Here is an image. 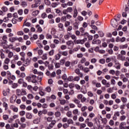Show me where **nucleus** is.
Masks as SVG:
<instances>
[{"label":"nucleus","instance_id":"obj_1","mask_svg":"<svg viewBox=\"0 0 129 129\" xmlns=\"http://www.w3.org/2000/svg\"><path fill=\"white\" fill-rule=\"evenodd\" d=\"M126 122L123 121L121 122L119 125V129H129V125L128 126H126Z\"/></svg>","mask_w":129,"mask_h":129},{"label":"nucleus","instance_id":"obj_2","mask_svg":"<svg viewBox=\"0 0 129 129\" xmlns=\"http://www.w3.org/2000/svg\"><path fill=\"white\" fill-rule=\"evenodd\" d=\"M86 41H87V38H84L82 40H80V39L77 40L75 41L74 43H75V44H81V45H83V44H84V43L86 42Z\"/></svg>","mask_w":129,"mask_h":129},{"label":"nucleus","instance_id":"obj_3","mask_svg":"<svg viewBox=\"0 0 129 129\" xmlns=\"http://www.w3.org/2000/svg\"><path fill=\"white\" fill-rule=\"evenodd\" d=\"M66 44L68 47V49H72L73 48V46H74V43H73V41L71 40H69L66 42Z\"/></svg>","mask_w":129,"mask_h":129},{"label":"nucleus","instance_id":"obj_4","mask_svg":"<svg viewBox=\"0 0 129 129\" xmlns=\"http://www.w3.org/2000/svg\"><path fill=\"white\" fill-rule=\"evenodd\" d=\"M114 66L115 68L117 69V70H119V69H120V66H121V65L120 64V63H119V61H118V60H115Z\"/></svg>","mask_w":129,"mask_h":129},{"label":"nucleus","instance_id":"obj_5","mask_svg":"<svg viewBox=\"0 0 129 129\" xmlns=\"http://www.w3.org/2000/svg\"><path fill=\"white\" fill-rule=\"evenodd\" d=\"M111 24L113 28H116L117 26H118V23L117 22V20L116 19H114L113 20L111 21Z\"/></svg>","mask_w":129,"mask_h":129},{"label":"nucleus","instance_id":"obj_6","mask_svg":"<svg viewBox=\"0 0 129 129\" xmlns=\"http://www.w3.org/2000/svg\"><path fill=\"white\" fill-rule=\"evenodd\" d=\"M41 3V0H36L35 4L31 5V8L32 9L35 8H38L40 6V4Z\"/></svg>","mask_w":129,"mask_h":129},{"label":"nucleus","instance_id":"obj_7","mask_svg":"<svg viewBox=\"0 0 129 129\" xmlns=\"http://www.w3.org/2000/svg\"><path fill=\"white\" fill-rule=\"evenodd\" d=\"M92 44L94 45H99V44H101V41L99 39H93L92 41Z\"/></svg>","mask_w":129,"mask_h":129},{"label":"nucleus","instance_id":"obj_8","mask_svg":"<svg viewBox=\"0 0 129 129\" xmlns=\"http://www.w3.org/2000/svg\"><path fill=\"white\" fill-rule=\"evenodd\" d=\"M16 100L17 96H16V95H13L10 99V102H11V103H15V102H16Z\"/></svg>","mask_w":129,"mask_h":129},{"label":"nucleus","instance_id":"obj_9","mask_svg":"<svg viewBox=\"0 0 129 129\" xmlns=\"http://www.w3.org/2000/svg\"><path fill=\"white\" fill-rule=\"evenodd\" d=\"M75 73L78 74V75H79L80 77H82L83 76V74H82V73H80V70H79V69H76L75 70Z\"/></svg>","mask_w":129,"mask_h":129},{"label":"nucleus","instance_id":"obj_10","mask_svg":"<svg viewBox=\"0 0 129 129\" xmlns=\"http://www.w3.org/2000/svg\"><path fill=\"white\" fill-rule=\"evenodd\" d=\"M73 113L75 115H79L80 114V112L78 109H75L73 110Z\"/></svg>","mask_w":129,"mask_h":129},{"label":"nucleus","instance_id":"obj_11","mask_svg":"<svg viewBox=\"0 0 129 129\" xmlns=\"http://www.w3.org/2000/svg\"><path fill=\"white\" fill-rule=\"evenodd\" d=\"M72 35V33L70 32H68L66 35H64V39L66 40H69V38L71 37V35Z\"/></svg>","mask_w":129,"mask_h":129},{"label":"nucleus","instance_id":"obj_12","mask_svg":"<svg viewBox=\"0 0 129 129\" xmlns=\"http://www.w3.org/2000/svg\"><path fill=\"white\" fill-rule=\"evenodd\" d=\"M11 109H12V110H13V111L14 112H18V111L19 110V109L18 108V107H17L14 105L11 106Z\"/></svg>","mask_w":129,"mask_h":129},{"label":"nucleus","instance_id":"obj_13","mask_svg":"<svg viewBox=\"0 0 129 129\" xmlns=\"http://www.w3.org/2000/svg\"><path fill=\"white\" fill-rule=\"evenodd\" d=\"M60 58H61V52L59 51L58 53L54 56V59L56 60H59Z\"/></svg>","mask_w":129,"mask_h":129},{"label":"nucleus","instance_id":"obj_14","mask_svg":"<svg viewBox=\"0 0 129 129\" xmlns=\"http://www.w3.org/2000/svg\"><path fill=\"white\" fill-rule=\"evenodd\" d=\"M45 120H46V121H48V122H51L52 121V119H53V117H46L45 116L44 117Z\"/></svg>","mask_w":129,"mask_h":129},{"label":"nucleus","instance_id":"obj_15","mask_svg":"<svg viewBox=\"0 0 129 129\" xmlns=\"http://www.w3.org/2000/svg\"><path fill=\"white\" fill-rule=\"evenodd\" d=\"M36 28L37 29V31L39 33H42V32H43V29H42V28L40 27L39 25H36Z\"/></svg>","mask_w":129,"mask_h":129},{"label":"nucleus","instance_id":"obj_16","mask_svg":"<svg viewBox=\"0 0 129 129\" xmlns=\"http://www.w3.org/2000/svg\"><path fill=\"white\" fill-rule=\"evenodd\" d=\"M26 118H28V119H31L32 117H33V116L32 115V114H31L30 113H26Z\"/></svg>","mask_w":129,"mask_h":129},{"label":"nucleus","instance_id":"obj_17","mask_svg":"<svg viewBox=\"0 0 129 129\" xmlns=\"http://www.w3.org/2000/svg\"><path fill=\"white\" fill-rule=\"evenodd\" d=\"M32 83H37V80H36V79L37 78V76H36V75H33L32 76Z\"/></svg>","mask_w":129,"mask_h":129},{"label":"nucleus","instance_id":"obj_18","mask_svg":"<svg viewBox=\"0 0 129 129\" xmlns=\"http://www.w3.org/2000/svg\"><path fill=\"white\" fill-rule=\"evenodd\" d=\"M9 41L12 43H14L15 41H18V37H11L9 38Z\"/></svg>","mask_w":129,"mask_h":129},{"label":"nucleus","instance_id":"obj_19","mask_svg":"<svg viewBox=\"0 0 129 129\" xmlns=\"http://www.w3.org/2000/svg\"><path fill=\"white\" fill-rule=\"evenodd\" d=\"M121 101L123 102V103H126L127 102V98L124 97H121Z\"/></svg>","mask_w":129,"mask_h":129},{"label":"nucleus","instance_id":"obj_20","mask_svg":"<svg viewBox=\"0 0 129 129\" xmlns=\"http://www.w3.org/2000/svg\"><path fill=\"white\" fill-rule=\"evenodd\" d=\"M58 27L60 31H63L64 30V26L63 25V24L59 23L58 24Z\"/></svg>","mask_w":129,"mask_h":129},{"label":"nucleus","instance_id":"obj_21","mask_svg":"<svg viewBox=\"0 0 129 129\" xmlns=\"http://www.w3.org/2000/svg\"><path fill=\"white\" fill-rule=\"evenodd\" d=\"M127 47H128L127 44L120 45L119 46V49H126V48H127Z\"/></svg>","mask_w":129,"mask_h":129},{"label":"nucleus","instance_id":"obj_22","mask_svg":"<svg viewBox=\"0 0 129 129\" xmlns=\"http://www.w3.org/2000/svg\"><path fill=\"white\" fill-rule=\"evenodd\" d=\"M79 24L78 23L76 22L74 24V30H78Z\"/></svg>","mask_w":129,"mask_h":129},{"label":"nucleus","instance_id":"obj_23","mask_svg":"<svg viewBox=\"0 0 129 129\" xmlns=\"http://www.w3.org/2000/svg\"><path fill=\"white\" fill-rule=\"evenodd\" d=\"M1 10L4 13H7V12H8V7L6 6H3L1 8Z\"/></svg>","mask_w":129,"mask_h":129},{"label":"nucleus","instance_id":"obj_24","mask_svg":"<svg viewBox=\"0 0 129 129\" xmlns=\"http://www.w3.org/2000/svg\"><path fill=\"white\" fill-rule=\"evenodd\" d=\"M66 115L68 117H72V112L71 111H68L66 113Z\"/></svg>","mask_w":129,"mask_h":129},{"label":"nucleus","instance_id":"obj_25","mask_svg":"<svg viewBox=\"0 0 129 129\" xmlns=\"http://www.w3.org/2000/svg\"><path fill=\"white\" fill-rule=\"evenodd\" d=\"M60 104H61V105H64V104H65L66 103V100L65 99H59V100Z\"/></svg>","mask_w":129,"mask_h":129},{"label":"nucleus","instance_id":"obj_26","mask_svg":"<svg viewBox=\"0 0 129 129\" xmlns=\"http://www.w3.org/2000/svg\"><path fill=\"white\" fill-rule=\"evenodd\" d=\"M78 15V12H77V9H74L73 17L74 18H76Z\"/></svg>","mask_w":129,"mask_h":129},{"label":"nucleus","instance_id":"obj_27","mask_svg":"<svg viewBox=\"0 0 129 129\" xmlns=\"http://www.w3.org/2000/svg\"><path fill=\"white\" fill-rule=\"evenodd\" d=\"M38 15H39V11H33L32 13V16H34V17H36V16H38Z\"/></svg>","mask_w":129,"mask_h":129},{"label":"nucleus","instance_id":"obj_28","mask_svg":"<svg viewBox=\"0 0 129 129\" xmlns=\"http://www.w3.org/2000/svg\"><path fill=\"white\" fill-rule=\"evenodd\" d=\"M6 74H7L8 79H11V77H12V74L11 73V72L7 71Z\"/></svg>","mask_w":129,"mask_h":129},{"label":"nucleus","instance_id":"obj_29","mask_svg":"<svg viewBox=\"0 0 129 129\" xmlns=\"http://www.w3.org/2000/svg\"><path fill=\"white\" fill-rule=\"evenodd\" d=\"M125 118H126V116H125V115H123L120 117L119 119H120V121H123V120H125Z\"/></svg>","mask_w":129,"mask_h":129},{"label":"nucleus","instance_id":"obj_30","mask_svg":"<svg viewBox=\"0 0 129 129\" xmlns=\"http://www.w3.org/2000/svg\"><path fill=\"white\" fill-rule=\"evenodd\" d=\"M59 52H61V55H62V56H68V52L66 51H59Z\"/></svg>","mask_w":129,"mask_h":129},{"label":"nucleus","instance_id":"obj_31","mask_svg":"<svg viewBox=\"0 0 129 129\" xmlns=\"http://www.w3.org/2000/svg\"><path fill=\"white\" fill-rule=\"evenodd\" d=\"M71 37L72 39V40H74V42H75V41H76L77 39L76 35H75V34H72V35L71 36Z\"/></svg>","mask_w":129,"mask_h":129},{"label":"nucleus","instance_id":"obj_32","mask_svg":"<svg viewBox=\"0 0 129 129\" xmlns=\"http://www.w3.org/2000/svg\"><path fill=\"white\" fill-rule=\"evenodd\" d=\"M83 71H84L85 73H88V72H89L90 70L88 68L86 67V68H84V70H83Z\"/></svg>","mask_w":129,"mask_h":129},{"label":"nucleus","instance_id":"obj_33","mask_svg":"<svg viewBox=\"0 0 129 129\" xmlns=\"http://www.w3.org/2000/svg\"><path fill=\"white\" fill-rule=\"evenodd\" d=\"M25 26H26V27H31V23L26 22L25 23H23V27H24Z\"/></svg>","mask_w":129,"mask_h":129},{"label":"nucleus","instance_id":"obj_34","mask_svg":"<svg viewBox=\"0 0 129 129\" xmlns=\"http://www.w3.org/2000/svg\"><path fill=\"white\" fill-rule=\"evenodd\" d=\"M67 11L68 13H72L73 12V9L72 8V7H68L67 9Z\"/></svg>","mask_w":129,"mask_h":129},{"label":"nucleus","instance_id":"obj_35","mask_svg":"<svg viewBox=\"0 0 129 129\" xmlns=\"http://www.w3.org/2000/svg\"><path fill=\"white\" fill-rule=\"evenodd\" d=\"M122 76H123L122 79L123 82H127L128 81V79L126 77H125L124 75H122Z\"/></svg>","mask_w":129,"mask_h":129},{"label":"nucleus","instance_id":"obj_36","mask_svg":"<svg viewBox=\"0 0 129 129\" xmlns=\"http://www.w3.org/2000/svg\"><path fill=\"white\" fill-rule=\"evenodd\" d=\"M110 84L111 85H115V84H116V82H115V80H114V79H111Z\"/></svg>","mask_w":129,"mask_h":129},{"label":"nucleus","instance_id":"obj_37","mask_svg":"<svg viewBox=\"0 0 129 129\" xmlns=\"http://www.w3.org/2000/svg\"><path fill=\"white\" fill-rule=\"evenodd\" d=\"M87 125L88 126H89L90 127H92L93 126V123L90 121H87Z\"/></svg>","mask_w":129,"mask_h":129},{"label":"nucleus","instance_id":"obj_38","mask_svg":"<svg viewBox=\"0 0 129 129\" xmlns=\"http://www.w3.org/2000/svg\"><path fill=\"white\" fill-rule=\"evenodd\" d=\"M10 61H11L10 60V59L9 58H6L5 59V60H4V63L5 64H7V65H8L9 63H10Z\"/></svg>","mask_w":129,"mask_h":129},{"label":"nucleus","instance_id":"obj_39","mask_svg":"<svg viewBox=\"0 0 129 129\" xmlns=\"http://www.w3.org/2000/svg\"><path fill=\"white\" fill-rule=\"evenodd\" d=\"M27 97L28 99H33V98H34V96L32 94H29L27 95Z\"/></svg>","mask_w":129,"mask_h":129},{"label":"nucleus","instance_id":"obj_40","mask_svg":"<svg viewBox=\"0 0 129 129\" xmlns=\"http://www.w3.org/2000/svg\"><path fill=\"white\" fill-rule=\"evenodd\" d=\"M41 58H42V60H47V59L48 58V57H47V54L46 53H44L42 55Z\"/></svg>","mask_w":129,"mask_h":129},{"label":"nucleus","instance_id":"obj_41","mask_svg":"<svg viewBox=\"0 0 129 129\" xmlns=\"http://www.w3.org/2000/svg\"><path fill=\"white\" fill-rule=\"evenodd\" d=\"M100 64H104L105 63V59L104 58H101L99 60Z\"/></svg>","mask_w":129,"mask_h":129},{"label":"nucleus","instance_id":"obj_42","mask_svg":"<svg viewBox=\"0 0 129 129\" xmlns=\"http://www.w3.org/2000/svg\"><path fill=\"white\" fill-rule=\"evenodd\" d=\"M67 122L69 124H73V120H72V119H69Z\"/></svg>","mask_w":129,"mask_h":129},{"label":"nucleus","instance_id":"obj_43","mask_svg":"<svg viewBox=\"0 0 129 129\" xmlns=\"http://www.w3.org/2000/svg\"><path fill=\"white\" fill-rule=\"evenodd\" d=\"M86 109H87V106H84L81 108V111H82L83 112L85 111V110H86Z\"/></svg>","mask_w":129,"mask_h":129},{"label":"nucleus","instance_id":"obj_44","mask_svg":"<svg viewBox=\"0 0 129 129\" xmlns=\"http://www.w3.org/2000/svg\"><path fill=\"white\" fill-rule=\"evenodd\" d=\"M85 62H86V58H85V57L82 58V59L80 60V62L82 64H83V63H85Z\"/></svg>","mask_w":129,"mask_h":129},{"label":"nucleus","instance_id":"obj_45","mask_svg":"<svg viewBox=\"0 0 129 129\" xmlns=\"http://www.w3.org/2000/svg\"><path fill=\"white\" fill-rule=\"evenodd\" d=\"M121 71L122 73H126L127 72V69L126 68H123L121 69Z\"/></svg>","mask_w":129,"mask_h":129},{"label":"nucleus","instance_id":"obj_46","mask_svg":"<svg viewBox=\"0 0 129 129\" xmlns=\"http://www.w3.org/2000/svg\"><path fill=\"white\" fill-rule=\"evenodd\" d=\"M21 122L24 123L26 122V118L25 117H22L20 118Z\"/></svg>","mask_w":129,"mask_h":129},{"label":"nucleus","instance_id":"obj_47","mask_svg":"<svg viewBox=\"0 0 129 129\" xmlns=\"http://www.w3.org/2000/svg\"><path fill=\"white\" fill-rule=\"evenodd\" d=\"M69 105L70 108H75V107L76 106L75 105V104H74L73 103H70Z\"/></svg>","mask_w":129,"mask_h":129},{"label":"nucleus","instance_id":"obj_48","mask_svg":"<svg viewBox=\"0 0 129 129\" xmlns=\"http://www.w3.org/2000/svg\"><path fill=\"white\" fill-rule=\"evenodd\" d=\"M55 115L56 117H59V116H61V113L59 111H57L55 113Z\"/></svg>","mask_w":129,"mask_h":129},{"label":"nucleus","instance_id":"obj_49","mask_svg":"<svg viewBox=\"0 0 129 129\" xmlns=\"http://www.w3.org/2000/svg\"><path fill=\"white\" fill-rule=\"evenodd\" d=\"M109 73H110V74H111V75H114L115 74V71H114V70H110L109 72Z\"/></svg>","mask_w":129,"mask_h":129},{"label":"nucleus","instance_id":"obj_50","mask_svg":"<svg viewBox=\"0 0 129 129\" xmlns=\"http://www.w3.org/2000/svg\"><path fill=\"white\" fill-rule=\"evenodd\" d=\"M97 61V59H96V58H92L91 60V63H92V64H95V63H96Z\"/></svg>","mask_w":129,"mask_h":129},{"label":"nucleus","instance_id":"obj_51","mask_svg":"<svg viewBox=\"0 0 129 129\" xmlns=\"http://www.w3.org/2000/svg\"><path fill=\"white\" fill-rule=\"evenodd\" d=\"M13 56H14V53L13 52H9L8 53V57L9 58H12Z\"/></svg>","mask_w":129,"mask_h":129},{"label":"nucleus","instance_id":"obj_52","mask_svg":"<svg viewBox=\"0 0 129 129\" xmlns=\"http://www.w3.org/2000/svg\"><path fill=\"white\" fill-rule=\"evenodd\" d=\"M22 6L23 8H26V7H27L28 6V5L27 4V2H22Z\"/></svg>","mask_w":129,"mask_h":129},{"label":"nucleus","instance_id":"obj_53","mask_svg":"<svg viewBox=\"0 0 129 129\" xmlns=\"http://www.w3.org/2000/svg\"><path fill=\"white\" fill-rule=\"evenodd\" d=\"M19 114L21 116H24V115L26 114V112L25 111H21L19 112Z\"/></svg>","mask_w":129,"mask_h":129},{"label":"nucleus","instance_id":"obj_54","mask_svg":"<svg viewBox=\"0 0 129 129\" xmlns=\"http://www.w3.org/2000/svg\"><path fill=\"white\" fill-rule=\"evenodd\" d=\"M112 99H115L116 98V94L113 93L111 95Z\"/></svg>","mask_w":129,"mask_h":129},{"label":"nucleus","instance_id":"obj_55","mask_svg":"<svg viewBox=\"0 0 129 129\" xmlns=\"http://www.w3.org/2000/svg\"><path fill=\"white\" fill-rule=\"evenodd\" d=\"M44 51L42 49H39L38 50V54L41 56V55H43V53Z\"/></svg>","mask_w":129,"mask_h":129},{"label":"nucleus","instance_id":"obj_56","mask_svg":"<svg viewBox=\"0 0 129 129\" xmlns=\"http://www.w3.org/2000/svg\"><path fill=\"white\" fill-rule=\"evenodd\" d=\"M47 115H48V116H52L54 115V112H53L52 111L48 112Z\"/></svg>","mask_w":129,"mask_h":129},{"label":"nucleus","instance_id":"obj_57","mask_svg":"<svg viewBox=\"0 0 129 129\" xmlns=\"http://www.w3.org/2000/svg\"><path fill=\"white\" fill-rule=\"evenodd\" d=\"M61 50H66L67 49V46L64 45H62L60 47Z\"/></svg>","mask_w":129,"mask_h":129},{"label":"nucleus","instance_id":"obj_58","mask_svg":"<svg viewBox=\"0 0 129 129\" xmlns=\"http://www.w3.org/2000/svg\"><path fill=\"white\" fill-rule=\"evenodd\" d=\"M81 15H82V16H84V17H85L87 15V12L83 11L81 12Z\"/></svg>","mask_w":129,"mask_h":129},{"label":"nucleus","instance_id":"obj_59","mask_svg":"<svg viewBox=\"0 0 129 129\" xmlns=\"http://www.w3.org/2000/svg\"><path fill=\"white\" fill-rule=\"evenodd\" d=\"M60 64L59 62H56L55 63V68H60Z\"/></svg>","mask_w":129,"mask_h":129},{"label":"nucleus","instance_id":"obj_60","mask_svg":"<svg viewBox=\"0 0 129 129\" xmlns=\"http://www.w3.org/2000/svg\"><path fill=\"white\" fill-rule=\"evenodd\" d=\"M3 119H4V120H7V119H9V115H3Z\"/></svg>","mask_w":129,"mask_h":129},{"label":"nucleus","instance_id":"obj_61","mask_svg":"<svg viewBox=\"0 0 129 129\" xmlns=\"http://www.w3.org/2000/svg\"><path fill=\"white\" fill-rule=\"evenodd\" d=\"M41 18H42V19H45L47 18V14H46L45 13H43L41 15Z\"/></svg>","mask_w":129,"mask_h":129},{"label":"nucleus","instance_id":"obj_62","mask_svg":"<svg viewBox=\"0 0 129 129\" xmlns=\"http://www.w3.org/2000/svg\"><path fill=\"white\" fill-rule=\"evenodd\" d=\"M68 81H73V76H71L68 78Z\"/></svg>","mask_w":129,"mask_h":129},{"label":"nucleus","instance_id":"obj_63","mask_svg":"<svg viewBox=\"0 0 129 129\" xmlns=\"http://www.w3.org/2000/svg\"><path fill=\"white\" fill-rule=\"evenodd\" d=\"M23 10L22 9H20L19 10H18V13L19 14V15H20V16H22L23 15Z\"/></svg>","mask_w":129,"mask_h":129},{"label":"nucleus","instance_id":"obj_64","mask_svg":"<svg viewBox=\"0 0 129 129\" xmlns=\"http://www.w3.org/2000/svg\"><path fill=\"white\" fill-rule=\"evenodd\" d=\"M66 16H62L61 18V22H66Z\"/></svg>","mask_w":129,"mask_h":129}]
</instances>
